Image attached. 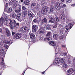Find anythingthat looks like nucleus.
I'll list each match as a JSON object with an SVG mask.
<instances>
[{
	"label": "nucleus",
	"mask_w": 75,
	"mask_h": 75,
	"mask_svg": "<svg viewBox=\"0 0 75 75\" xmlns=\"http://www.w3.org/2000/svg\"><path fill=\"white\" fill-rule=\"evenodd\" d=\"M72 23H69L68 25H66L65 27V30L66 33L68 32V31H69L72 27Z\"/></svg>",
	"instance_id": "obj_1"
},
{
	"label": "nucleus",
	"mask_w": 75,
	"mask_h": 75,
	"mask_svg": "<svg viewBox=\"0 0 75 75\" xmlns=\"http://www.w3.org/2000/svg\"><path fill=\"white\" fill-rule=\"evenodd\" d=\"M8 21V19L7 18V15H6L4 18L1 17L0 19V24H2L3 23V21Z\"/></svg>",
	"instance_id": "obj_2"
},
{
	"label": "nucleus",
	"mask_w": 75,
	"mask_h": 75,
	"mask_svg": "<svg viewBox=\"0 0 75 75\" xmlns=\"http://www.w3.org/2000/svg\"><path fill=\"white\" fill-rule=\"evenodd\" d=\"M65 59L64 58L58 59V60H56L55 61V62H56V64L59 63V62H61L62 64L63 63H65Z\"/></svg>",
	"instance_id": "obj_3"
},
{
	"label": "nucleus",
	"mask_w": 75,
	"mask_h": 75,
	"mask_svg": "<svg viewBox=\"0 0 75 75\" xmlns=\"http://www.w3.org/2000/svg\"><path fill=\"white\" fill-rule=\"evenodd\" d=\"M48 9L46 7H43L41 11V13L42 14H45L47 12Z\"/></svg>",
	"instance_id": "obj_4"
},
{
	"label": "nucleus",
	"mask_w": 75,
	"mask_h": 75,
	"mask_svg": "<svg viewBox=\"0 0 75 75\" xmlns=\"http://www.w3.org/2000/svg\"><path fill=\"white\" fill-rule=\"evenodd\" d=\"M74 72V70L72 68H70L67 71V75H70L72 73Z\"/></svg>",
	"instance_id": "obj_5"
},
{
	"label": "nucleus",
	"mask_w": 75,
	"mask_h": 75,
	"mask_svg": "<svg viewBox=\"0 0 75 75\" xmlns=\"http://www.w3.org/2000/svg\"><path fill=\"white\" fill-rule=\"evenodd\" d=\"M28 16L29 18H33L34 17V15L33 13L31 11H28Z\"/></svg>",
	"instance_id": "obj_6"
},
{
	"label": "nucleus",
	"mask_w": 75,
	"mask_h": 75,
	"mask_svg": "<svg viewBox=\"0 0 75 75\" xmlns=\"http://www.w3.org/2000/svg\"><path fill=\"white\" fill-rule=\"evenodd\" d=\"M60 5L58 3V2H57L56 3V4L55 5V8L56 10H60L61 9V7L59 6Z\"/></svg>",
	"instance_id": "obj_7"
},
{
	"label": "nucleus",
	"mask_w": 75,
	"mask_h": 75,
	"mask_svg": "<svg viewBox=\"0 0 75 75\" xmlns=\"http://www.w3.org/2000/svg\"><path fill=\"white\" fill-rule=\"evenodd\" d=\"M22 31H21V33H23L24 31H25V32L29 31V29H28V28L26 27H23L22 28Z\"/></svg>",
	"instance_id": "obj_8"
},
{
	"label": "nucleus",
	"mask_w": 75,
	"mask_h": 75,
	"mask_svg": "<svg viewBox=\"0 0 75 75\" xmlns=\"http://www.w3.org/2000/svg\"><path fill=\"white\" fill-rule=\"evenodd\" d=\"M38 30V27L36 26L35 25H34L32 28V30L33 32H36L37 30Z\"/></svg>",
	"instance_id": "obj_9"
},
{
	"label": "nucleus",
	"mask_w": 75,
	"mask_h": 75,
	"mask_svg": "<svg viewBox=\"0 0 75 75\" xmlns=\"http://www.w3.org/2000/svg\"><path fill=\"white\" fill-rule=\"evenodd\" d=\"M14 37L16 39L21 38V35L20 33H18L14 36Z\"/></svg>",
	"instance_id": "obj_10"
},
{
	"label": "nucleus",
	"mask_w": 75,
	"mask_h": 75,
	"mask_svg": "<svg viewBox=\"0 0 75 75\" xmlns=\"http://www.w3.org/2000/svg\"><path fill=\"white\" fill-rule=\"evenodd\" d=\"M54 20H55L54 16H53L51 18L49 19V23H53L54 22Z\"/></svg>",
	"instance_id": "obj_11"
},
{
	"label": "nucleus",
	"mask_w": 75,
	"mask_h": 75,
	"mask_svg": "<svg viewBox=\"0 0 75 75\" xmlns=\"http://www.w3.org/2000/svg\"><path fill=\"white\" fill-rule=\"evenodd\" d=\"M44 29L40 27L39 30V34H44Z\"/></svg>",
	"instance_id": "obj_12"
},
{
	"label": "nucleus",
	"mask_w": 75,
	"mask_h": 75,
	"mask_svg": "<svg viewBox=\"0 0 75 75\" xmlns=\"http://www.w3.org/2000/svg\"><path fill=\"white\" fill-rule=\"evenodd\" d=\"M30 38L32 40H34V39L35 38V35L34 33H31L30 35Z\"/></svg>",
	"instance_id": "obj_13"
},
{
	"label": "nucleus",
	"mask_w": 75,
	"mask_h": 75,
	"mask_svg": "<svg viewBox=\"0 0 75 75\" xmlns=\"http://www.w3.org/2000/svg\"><path fill=\"white\" fill-rule=\"evenodd\" d=\"M49 44L50 45H52V46H55L56 45L55 42L54 41H49Z\"/></svg>",
	"instance_id": "obj_14"
},
{
	"label": "nucleus",
	"mask_w": 75,
	"mask_h": 75,
	"mask_svg": "<svg viewBox=\"0 0 75 75\" xmlns=\"http://www.w3.org/2000/svg\"><path fill=\"white\" fill-rule=\"evenodd\" d=\"M30 2L29 0H26L24 2V4L25 5H26V6L29 5L30 4Z\"/></svg>",
	"instance_id": "obj_15"
},
{
	"label": "nucleus",
	"mask_w": 75,
	"mask_h": 75,
	"mask_svg": "<svg viewBox=\"0 0 75 75\" xmlns=\"http://www.w3.org/2000/svg\"><path fill=\"white\" fill-rule=\"evenodd\" d=\"M58 51L59 53L62 54V56H65L67 55V54L65 53H61V50H59Z\"/></svg>",
	"instance_id": "obj_16"
},
{
	"label": "nucleus",
	"mask_w": 75,
	"mask_h": 75,
	"mask_svg": "<svg viewBox=\"0 0 75 75\" xmlns=\"http://www.w3.org/2000/svg\"><path fill=\"white\" fill-rule=\"evenodd\" d=\"M60 19H65V16L64 14H61L60 16Z\"/></svg>",
	"instance_id": "obj_17"
},
{
	"label": "nucleus",
	"mask_w": 75,
	"mask_h": 75,
	"mask_svg": "<svg viewBox=\"0 0 75 75\" xmlns=\"http://www.w3.org/2000/svg\"><path fill=\"white\" fill-rule=\"evenodd\" d=\"M46 30H51V26L50 25H48L47 27H46Z\"/></svg>",
	"instance_id": "obj_18"
},
{
	"label": "nucleus",
	"mask_w": 75,
	"mask_h": 75,
	"mask_svg": "<svg viewBox=\"0 0 75 75\" xmlns=\"http://www.w3.org/2000/svg\"><path fill=\"white\" fill-rule=\"evenodd\" d=\"M16 16V14L15 13L11 14L10 15V17H12L13 18H15Z\"/></svg>",
	"instance_id": "obj_19"
},
{
	"label": "nucleus",
	"mask_w": 75,
	"mask_h": 75,
	"mask_svg": "<svg viewBox=\"0 0 75 75\" xmlns=\"http://www.w3.org/2000/svg\"><path fill=\"white\" fill-rule=\"evenodd\" d=\"M21 8H20L18 9L15 10V11L16 13H19L21 11Z\"/></svg>",
	"instance_id": "obj_20"
},
{
	"label": "nucleus",
	"mask_w": 75,
	"mask_h": 75,
	"mask_svg": "<svg viewBox=\"0 0 75 75\" xmlns=\"http://www.w3.org/2000/svg\"><path fill=\"white\" fill-rule=\"evenodd\" d=\"M12 11V8H10L8 10L7 13L8 14H10Z\"/></svg>",
	"instance_id": "obj_21"
},
{
	"label": "nucleus",
	"mask_w": 75,
	"mask_h": 75,
	"mask_svg": "<svg viewBox=\"0 0 75 75\" xmlns=\"http://www.w3.org/2000/svg\"><path fill=\"white\" fill-rule=\"evenodd\" d=\"M62 64H63V67H64V68H67L68 67L67 66V63L66 62H64V63H62Z\"/></svg>",
	"instance_id": "obj_22"
},
{
	"label": "nucleus",
	"mask_w": 75,
	"mask_h": 75,
	"mask_svg": "<svg viewBox=\"0 0 75 75\" xmlns=\"http://www.w3.org/2000/svg\"><path fill=\"white\" fill-rule=\"evenodd\" d=\"M20 16H21V13H19L16 16L17 19H18V20H19V19H20Z\"/></svg>",
	"instance_id": "obj_23"
},
{
	"label": "nucleus",
	"mask_w": 75,
	"mask_h": 75,
	"mask_svg": "<svg viewBox=\"0 0 75 75\" xmlns=\"http://www.w3.org/2000/svg\"><path fill=\"white\" fill-rule=\"evenodd\" d=\"M23 17H25V16H26V15L27 14V11L26 10L24 11L23 12Z\"/></svg>",
	"instance_id": "obj_24"
},
{
	"label": "nucleus",
	"mask_w": 75,
	"mask_h": 75,
	"mask_svg": "<svg viewBox=\"0 0 75 75\" xmlns=\"http://www.w3.org/2000/svg\"><path fill=\"white\" fill-rule=\"evenodd\" d=\"M54 21H55L56 23H58L59 21V17H56L55 19H54Z\"/></svg>",
	"instance_id": "obj_25"
},
{
	"label": "nucleus",
	"mask_w": 75,
	"mask_h": 75,
	"mask_svg": "<svg viewBox=\"0 0 75 75\" xmlns=\"http://www.w3.org/2000/svg\"><path fill=\"white\" fill-rule=\"evenodd\" d=\"M51 34H52V33H51V32H49L47 34L46 36V37L48 36H50V35H51Z\"/></svg>",
	"instance_id": "obj_26"
},
{
	"label": "nucleus",
	"mask_w": 75,
	"mask_h": 75,
	"mask_svg": "<svg viewBox=\"0 0 75 75\" xmlns=\"http://www.w3.org/2000/svg\"><path fill=\"white\" fill-rule=\"evenodd\" d=\"M5 42L6 43V44H12V42H11L9 41H5Z\"/></svg>",
	"instance_id": "obj_27"
},
{
	"label": "nucleus",
	"mask_w": 75,
	"mask_h": 75,
	"mask_svg": "<svg viewBox=\"0 0 75 75\" xmlns=\"http://www.w3.org/2000/svg\"><path fill=\"white\" fill-rule=\"evenodd\" d=\"M42 23H47V19L44 18L43 20H42Z\"/></svg>",
	"instance_id": "obj_28"
},
{
	"label": "nucleus",
	"mask_w": 75,
	"mask_h": 75,
	"mask_svg": "<svg viewBox=\"0 0 75 75\" xmlns=\"http://www.w3.org/2000/svg\"><path fill=\"white\" fill-rule=\"evenodd\" d=\"M57 34H54L53 35V38H55L56 40H57V39H58V37H57Z\"/></svg>",
	"instance_id": "obj_29"
},
{
	"label": "nucleus",
	"mask_w": 75,
	"mask_h": 75,
	"mask_svg": "<svg viewBox=\"0 0 75 75\" xmlns=\"http://www.w3.org/2000/svg\"><path fill=\"white\" fill-rule=\"evenodd\" d=\"M3 29L5 30V33H6L8 32V29L7 28H6L5 27H4Z\"/></svg>",
	"instance_id": "obj_30"
},
{
	"label": "nucleus",
	"mask_w": 75,
	"mask_h": 75,
	"mask_svg": "<svg viewBox=\"0 0 75 75\" xmlns=\"http://www.w3.org/2000/svg\"><path fill=\"white\" fill-rule=\"evenodd\" d=\"M20 25V23H17L16 24V25H15L14 27L15 28H17V26H19Z\"/></svg>",
	"instance_id": "obj_31"
},
{
	"label": "nucleus",
	"mask_w": 75,
	"mask_h": 75,
	"mask_svg": "<svg viewBox=\"0 0 75 75\" xmlns=\"http://www.w3.org/2000/svg\"><path fill=\"white\" fill-rule=\"evenodd\" d=\"M14 1L11 0L10 1L9 4L11 5H13L14 4Z\"/></svg>",
	"instance_id": "obj_32"
},
{
	"label": "nucleus",
	"mask_w": 75,
	"mask_h": 75,
	"mask_svg": "<svg viewBox=\"0 0 75 75\" xmlns=\"http://www.w3.org/2000/svg\"><path fill=\"white\" fill-rule=\"evenodd\" d=\"M36 6V3H33L31 4V7H34V6Z\"/></svg>",
	"instance_id": "obj_33"
},
{
	"label": "nucleus",
	"mask_w": 75,
	"mask_h": 75,
	"mask_svg": "<svg viewBox=\"0 0 75 75\" xmlns=\"http://www.w3.org/2000/svg\"><path fill=\"white\" fill-rule=\"evenodd\" d=\"M10 28L12 30H13V28H14V26L12 24H10Z\"/></svg>",
	"instance_id": "obj_34"
},
{
	"label": "nucleus",
	"mask_w": 75,
	"mask_h": 75,
	"mask_svg": "<svg viewBox=\"0 0 75 75\" xmlns=\"http://www.w3.org/2000/svg\"><path fill=\"white\" fill-rule=\"evenodd\" d=\"M6 33L7 36H9L10 35V32L9 31H8V32H6Z\"/></svg>",
	"instance_id": "obj_35"
},
{
	"label": "nucleus",
	"mask_w": 75,
	"mask_h": 75,
	"mask_svg": "<svg viewBox=\"0 0 75 75\" xmlns=\"http://www.w3.org/2000/svg\"><path fill=\"white\" fill-rule=\"evenodd\" d=\"M72 2V0H68L67 2L66 3L68 4V3H70Z\"/></svg>",
	"instance_id": "obj_36"
},
{
	"label": "nucleus",
	"mask_w": 75,
	"mask_h": 75,
	"mask_svg": "<svg viewBox=\"0 0 75 75\" xmlns=\"http://www.w3.org/2000/svg\"><path fill=\"white\" fill-rule=\"evenodd\" d=\"M52 40V38L51 37H47V40L50 41V40Z\"/></svg>",
	"instance_id": "obj_37"
},
{
	"label": "nucleus",
	"mask_w": 75,
	"mask_h": 75,
	"mask_svg": "<svg viewBox=\"0 0 75 75\" xmlns=\"http://www.w3.org/2000/svg\"><path fill=\"white\" fill-rule=\"evenodd\" d=\"M63 29L62 28L60 30H59V31L60 33H61V34H62V33H63Z\"/></svg>",
	"instance_id": "obj_38"
},
{
	"label": "nucleus",
	"mask_w": 75,
	"mask_h": 75,
	"mask_svg": "<svg viewBox=\"0 0 75 75\" xmlns=\"http://www.w3.org/2000/svg\"><path fill=\"white\" fill-rule=\"evenodd\" d=\"M0 64L2 67H4V64L3 62H0Z\"/></svg>",
	"instance_id": "obj_39"
},
{
	"label": "nucleus",
	"mask_w": 75,
	"mask_h": 75,
	"mask_svg": "<svg viewBox=\"0 0 75 75\" xmlns=\"http://www.w3.org/2000/svg\"><path fill=\"white\" fill-rule=\"evenodd\" d=\"M4 48H6V49H8V46L7 45H4Z\"/></svg>",
	"instance_id": "obj_40"
},
{
	"label": "nucleus",
	"mask_w": 75,
	"mask_h": 75,
	"mask_svg": "<svg viewBox=\"0 0 75 75\" xmlns=\"http://www.w3.org/2000/svg\"><path fill=\"white\" fill-rule=\"evenodd\" d=\"M33 22H34V23H38V21L36 19H35L33 20Z\"/></svg>",
	"instance_id": "obj_41"
},
{
	"label": "nucleus",
	"mask_w": 75,
	"mask_h": 75,
	"mask_svg": "<svg viewBox=\"0 0 75 75\" xmlns=\"http://www.w3.org/2000/svg\"><path fill=\"white\" fill-rule=\"evenodd\" d=\"M64 38V36H60V39L61 40H62Z\"/></svg>",
	"instance_id": "obj_42"
},
{
	"label": "nucleus",
	"mask_w": 75,
	"mask_h": 75,
	"mask_svg": "<svg viewBox=\"0 0 75 75\" xmlns=\"http://www.w3.org/2000/svg\"><path fill=\"white\" fill-rule=\"evenodd\" d=\"M26 9H27V8H26L25 7V6H22V9L23 10H26Z\"/></svg>",
	"instance_id": "obj_43"
},
{
	"label": "nucleus",
	"mask_w": 75,
	"mask_h": 75,
	"mask_svg": "<svg viewBox=\"0 0 75 75\" xmlns=\"http://www.w3.org/2000/svg\"><path fill=\"white\" fill-rule=\"evenodd\" d=\"M12 21L13 23L14 24H16V21L14 20H12Z\"/></svg>",
	"instance_id": "obj_44"
},
{
	"label": "nucleus",
	"mask_w": 75,
	"mask_h": 75,
	"mask_svg": "<svg viewBox=\"0 0 75 75\" xmlns=\"http://www.w3.org/2000/svg\"><path fill=\"white\" fill-rule=\"evenodd\" d=\"M67 20L68 21H72V19H71L70 18H67Z\"/></svg>",
	"instance_id": "obj_45"
},
{
	"label": "nucleus",
	"mask_w": 75,
	"mask_h": 75,
	"mask_svg": "<svg viewBox=\"0 0 75 75\" xmlns=\"http://www.w3.org/2000/svg\"><path fill=\"white\" fill-rule=\"evenodd\" d=\"M9 24L10 25V24H12V25L13 24V21H12V20L10 19V22L9 23Z\"/></svg>",
	"instance_id": "obj_46"
},
{
	"label": "nucleus",
	"mask_w": 75,
	"mask_h": 75,
	"mask_svg": "<svg viewBox=\"0 0 75 75\" xmlns=\"http://www.w3.org/2000/svg\"><path fill=\"white\" fill-rule=\"evenodd\" d=\"M67 62L69 63L71 62V59L69 58H68L67 59Z\"/></svg>",
	"instance_id": "obj_47"
},
{
	"label": "nucleus",
	"mask_w": 75,
	"mask_h": 75,
	"mask_svg": "<svg viewBox=\"0 0 75 75\" xmlns=\"http://www.w3.org/2000/svg\"><path fill=\"white\" fill-rule=\"evenodd\" d=\"M57 25L55 24L53 26V28H57Z\"/></svg>",
	"instance_id": "obj_48"
},
{
	"label": "nucleus",
	"mask_w": 75,
	"mask_h": 75,
	"mask_svg": "<svg viewBox=\"0 0 75 75\" xmlns=\"http://www.w3.org/2000/svg\"><path fill=\"white\" fill-rule=\"evenodd\" d=\"M50 11L51 12H53V8H52V7H51V8H50Z\"/></svg>",
	"instance_id": "obj_49"
},
{
	"label": "nucleus",
	"mask_w": 75,
	"mask_h": 75,
	"mask_svg": "<svg viewBox=\"0 0 75 75\" xmlns=\"http://www.w3.org/2000/svg\"><path fill=\"white\" fill-rule=\"evenodd\" d=\"M4 56H3V57L2 58V61L3 62H4Z\"/></svg>",
	"instance_id": "obj_50"
},
{
	"label": "nucleus",
	"mask_w": 75,
	"mask_h": 75,
	"mask_svg": "<svg viewBox=\"0 0 75 75\" xmlns=\"http://www.w3.org/2000/svg\"><path fill=\"white\" fill-rule=\"evenodd\" d=\"M0 52V54H1V55H4V53H3V52Z\"/></svg>",
	"instance_id": "obj_51"
},
{
	"label": "nucleus",
	"mask_w": 75,
	"mask_h": 75,
	"mask_svg": "<svg viewBox=\"0 0 75 75\" xmlns=\"http://www.w3.org/2000/svg\"><path fill=\"white\" fill-rule=\"evenodd\" d=\"M66 7V5L65 4H64L63 5V6H62L63 8H64V7Z\"/></svg>",
	"instance_id": "obj_52"
},
{
	"label": "nucleus",
	"mask_w": 75,
	"mask_h": 75,
	"mask_svg": "<svg viewBox=\"0 0 75 75\" xmlns=\"http://www.w3.org/2000/svg\"><path fill=\"white\" fill-rule=\"evenodd\" d=\"M73 61L74 62V63H75V58H74V59Z\"/></svg>",
	"instance_id": "obj_53"
},
{
	"label": "nucleus",
	"mask_w": 75,
	"mask_h": 75,
	"mask_svg": "<svg viewBox=\"0 0 75 75\" xmlns=\"http://www.w3.org/2000/svg\"><path fill=\"white\" fill-rule=\"evenodd\" d=\"M71 6H72V7H74V6H75V4H72L71 5Z\"/></svg>",
	"instance_id": "obj_54"
},
{
	"label": "nucleus",
	"mask_w": 75,
	"mask_h": 75,
	"mask_svg": "<svg viewBox=\"0 0 75 75\" xmlns=\"http://www.w3.org/2000/svg\"><path fill=\"white\" fill-rule=\"evenodd\" d=\"M12 35H14L15 34V32H12Z\"/></svg>",
	"instance_id": "obj_55"
},
{
	"label": "nucleus",
	"mask_w": 75,
	"mask_h": 75,
	"mask_svg": "<svg viewBox=\"0 0 75 75\" xmlns=\"http://www.w3.org/2000/svg\"><path fill=\"white\" fill-rule=\"evenodd\" d=\"M44 40H48V38L47 37L46 38H45Z\"/></svg>",
	"instance_id": "obj_56"
},
{
	"label": "nucleus",
	"mask_w": 75,
	"mask_h": 75,
	"mask_svg": "<svg viewBox=\"0 0 75 75\" xmlns=\"http://www.w3.org/2000/svg\"><path fill=\"white\" fill-rule=\"evenodd\" d=\"M2 32V29L0 28V33H1Z\"/></svg>",
	"instance_id": "obj_57"
},
{
	"label": "nucleus",
	"mask_w": 75,
	"mask_h": 75,
	"mask_svg": "<svg viewBox=\"0 0 75 75\" xmlns=\"http://www.w3.org/2000/svg\"><path fill=\"white\" fill-rule=\"evenodd\" d=\"M14 7H16V6H17V4H15L14 5Z\"/></svg>",
	"instance_id": "obj_58"
},
{
	"label": "nucleus",
	"mask_w": 75,
	"mask_h": 75,
	"mask_svg": "<svg viewBox=\"0 0 75 75\" xmlns=\"http://www.w3.org/2000/svg\"><path fill=\"white\" fill-rule=\"evenodd\" d=\"M62 47H65V46L64 45H62Z\"/></svg>",
	"instance_id": "obj_59"
},
{
	"label": "nucleus",
	"mask_w": 75,
	"mask_h": 75,
	"mask_svg": "<svg viewBox=\"0 0 75 75\" xmlns=\"http://www.w3.org/2000/svg\"><path fill=\"white\" fill-rule=\"evenodd\" d=\"M42 74H45V72L43 71L42 72Z\"/></svg>",
	"instance_id": "obj_60"
},
{
	"label": "nucleus",
	"mask_w": 75,
	"mask_h": 75,
	"mask_svg": "<svg viewBox=\"0 0 75 75\" xmlns=\"http://www.w3.org/2000/svg\"><path fill=\"white\" fill-rule=\"evenodd\" d=\"M61 1H62V2H64V1L65 0H61Z\"/></svg>",
	"instance_id": "obj_61"
},
{
	"label": "nucleus",
	"mask_w": 75,
	"mask_h": 75,
	"mask_svg": "<svg viewBox=\"0 0 75 75\" xmlns=\"http://www.w3.org/2000/svg\"><path fill=\"white\" fill-rule=\"evenodd\" d=\"M24 73H25V71H24V73H23L22 74V75H24Z\"/></svg>",
	"instance_id": "obj_62"
},
{
	"label": "nucleus",
	"mask_w": 75,
	"mask_h": 75,
	"mask_svg": "<svg viewBox=\"0 0 75 75\" xmlns=\"http://www.w3.org/2000/svg\"><path fill=\"white\" fill-rule=\"evenodd\" d=\"M24 0H21V2H23V1Z\"/></svg>",
	"instance_id": "obj_63"
},
{
	"label": "nucleus",
	"mask_w": 75,
	"mask_h": 75,
	"mask_svg": "<svg viewBox=\"0 0 75 75\" xmlns=\"http://www.w3.org/2000/svg\"><path fill=\"white\" fill-rule=\"evenodd\" d=\"M6 5H7V6H8V3H6Z\"/></svg>",
	"instance_id": "obj_64"
}]
</instances>
